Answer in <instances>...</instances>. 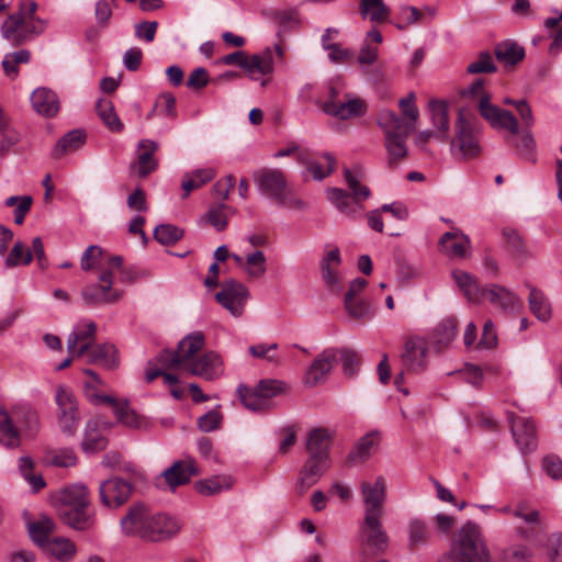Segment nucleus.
<instances>
[{"instance_id": "obj_1", "label": "nucleus", "mask_w": 562, "mask_h": 562, "mask_svg": "<svg viewBox=\"0 0 562 562\" xmlns=\"http://www.w3.org/2000/svg\"><path fill=\"white\" fill-rule=\"evenodd\" d=\"M122 256H104V250L97 246H89L82 254L80 267L83 271L100 268L99 282L85 286L81 290V297L87 305H105L117 302L122 292L113 288L115 271H121L123 280H131L123 269Z\"/></svg>"}, {"instance_id": "obj_2", "label": "nucleus", "mask_w": 562, "mask_h": 562, "mask_svg": "<svg viewBox=\"0 0 562 562\" xmlns=\"http://www.w3.org/2000/svg\"><path fill=\"white\" fill-rule=\"evenodd\" d=\"M120 525L124 535L149 542L169 540L181 528L176 518L167 514L154 513L143 503L131 506Z\"/></svg>"}, {"instance_id": "obj_3", "label": "nucleus", "mask_w": 562, "mask_h": 562, "mask_svg": "<svg viewBox=\"0 0 562 562\" xmlns=\"http://www.w3.org/2000/svg\"><path fill=\"white\" fill-rule=\"evenodd\" d=\"M439 562H491L481 527L469 520L453 536L450 550Z\"/></svg>"}, {"instance_id": "obj_4", "label": "nucleus", "mask_w": 562, "mask_h": 562, "mask_svg": "<svg viewBox=\"0 0 562 562\" xmlns=\"http://www.w3.org/2000/svg\"><path fill=\"white\" fill-rule=\"evenodd\" d=\"M40 430L37 412L29 404H15L11 412L0 409V443L9 449L21 443V432L34 438Z\"/></svg>"}, {"instance_id": "obj_5", "label": "nucleus", "mask_w": 562, "mask_h": 562, "mask_svg": "<svg viewBox=\"0 0 562 562\" xmlns=\"http://www.w3.org/2000/svg\"><path fill=\"white\" fill-rule=\"evenodd\" d=\"M58 515L68 526L77 530H87L93 525V516L87 513L90 496L87 486L74 484L64 488L58 497Z\"/></svg>"}, {"instance_id": "obj_6", "label": "nucleus", "mask_w": 562, "mask_h": 562, "mask_svg": "<svg viewBox=\"0 0 562 562\" xmlns=\"http://www.w3.org/2000/svg\"><path fill=\"white\" fill-rule=\"evenodd\" d=\"M254 180L259 191L271 199L276 205L300 211L307 207V204L292 192L282 170L260 169L254 175Z\"/></svg>"}, {"instance_id": "obj_7", "label": "nucleus", "mask_w": 562, "mask_h": 562, "mask_svg": "<svg viewBox=\"0 0 562 562\" xmlns=\"http://www.w3.org/2000/svg\"><path fill=\"white\" fill-rule=\"evenodd\" d=\"M378 124L384 132L387 164L393 168L407 156L406 140L415 131V126L412 123L406 124L392 111H382L378 116Z\"/></svg>"}, {"instance_id": "obj_8", "label": "nucleus", "mask_w": 562, "mask_h": 562, "mask_svg": "<svg viewBox=\"0 0 562 562\" xmlns=\"http://www.w3.org/2000/svg\"><path fill=\"white\" fill-rule=\"evenodd\" d=\"M475 116L467 109L458 111L456 134L450 139L451 154L458 159H473L480 156V131L474 126Z\"/></svg>"}, {"instance_id": "obj_9", "label": "nucleus", "mask_w": 562, "mask_h": 562, "mask_svg": "<svg viewBox=\"0 0 562 562\" xmlns=\"http://www.w3.org/2000/svg\"><path fill=\"white\" fill-rule=\"evenodd\" d=\"M37 3L25 1L20 10L3 22L1 33L4 38L20 44L30 35H40L45 30V22L35 16Z\"/></svg>"}, {"instance_id": "obj_10", "label": "nucleus", "mask_w": 562, "mask_h": 562, "mask_svg": "<svg viewBox=\"0 0 562 562\" xmlns=\"http://www.w3.org/2000/svg\"><path fill=\"white\" fill-rule=\"evenodd\" d=\"M344 178L352 195L339 188H330L326 191V194L327 199L341 213L351 214L356 212L355 203L367 200L370 196V190L367 186L360 183L358 171L355 173L352 170L345 168Z\"/></svg>"}, {"instance_id": "obj_11", "label": "nucleus", "mask_w": 562, "mask_h": 562, "mask_svg": "<svg viewBox=\"0 0 562 562\" xmlns=\"http://www.w3.org/2000/svg\"><path fill=\"white\" fill-rule=\"evenodd\" d=\"M55 402L60 431L68 437L75 436L80 415L78 401L74 392L68 386L59 385L56 390Z\"/></svg>"}, {"instance_id": "obj_12", "label": "nucleus", "mask_w": 562, "mask_h": 562, "mask_svg": "<svg viewBox=\"0 0 562 562\" xmlns=\"http://www.w3.org/2000/svg\"><path fill=\"white\" fill-rule=\"evenodd\" d=\"M477 110L493 128L507 131L512 136L519 133V123L516 116L512 112L492 104L490 94L480 97Z\"/></svg>"}, {"instance_id": "obj_13", "label": "nucleus", "mask_w": 562, "mask_h": 562, "mask_svg": "<svg viewBox=\"0 0 562 562\" xmlns=\"http://www.w3.org/2000/svg\"><path fill=\"white\" fill-rule=\"evenodd\" d=\"M249 296L248 289L236 280H226L215 295L216 301L234 316H240Z\"/></svg>"}, {"instance_id": "obj_14", "label": "nucleus", "mask_w": 562, "mask_h": 562, "mask_svg": "<svg viewBox=\"0 0 562 562\" xmlns=\"http://www.w3.org/2000/svg\"><path fill=\"white\" fill-rule=\"evenodd\" d=\"M510 429L514 440L522 453H529L536 450L537 432L536 426L530 418L516 416L515 414L508 415Z\"/></svg>"}, {"instance_id": "obj_15", "label": "nucleus", "mask_w": 562, "mask_h": 562, "mask_svg": "<svg viewBox=\"0 0 562 562\" xmlns=\"http://www.w3.org/2000/svg\"><path fill=\"white\" fill-rule=\"evenodd\" d=\"M97 325L92 321H81L67 338V350L72 356L81 358L92 347L95 339Z\"/></svg>"}, {"instance_id": "obj_16", "label": "nucleus", "mask_w": 562, "mask_h": 562, "mask_svg": "<svg viewBox=\"0 0 562 562\" xmlns=\"http://www.w3.org/2000/svg\"><path fill=\"white\" fill-rule=\"evenodd\" d=\"M132 492V484L120 477L105 480L99 486L101 503L109 508L122 506L127 502Z\"/></svg>"}, {"instance_id": "obj_17", "label": "nucleus", "mask_w": 562, "mask_h": 562, "mask_svg": "<svg viewBox=\"0 0 562 562\" xmlns=\"http://www.w3.org/2000/svg\"><path fill=\"white\" fill-rule=\"evenodd\" d=\"M386 484L383 476H378L373 483L361 484V495L364 504V516H382L385 502Z\"/></svg>"}, {"instance_id": "obj_18", "label": "nucleus", "mask_w": 562, "mask_h": 562, "mask_svg": "<svg viewBox=\"0 0 562 562\" xmlns=\"http://www.w3.org/2000/svg\"><path fill=\"white\" fill-rule=\"evenodd\" d=\"M184 371L206 381H214L224 373L223 360L217 352L207 351L189 363Z\"/></svg>"}, {"instance_id": "obj_19", "label": "nucleus", "mask_w": 562, "mask_h": 562, "mask_svg": "<svg viewBox=\"0 0 562 562\" xmlns=\"http://www.w3.org/2000/svg\"><path fill=\"white\" fill-rule=\"evenodd\" d=\"M329 467L330 460L308 456L297 476V493L303 495L308 488L315 485Z\"/></svg>"}, {"instance_id": "obj_20", "label": "nucleus", "mask_w": 562, "mask_h": 562, "mask_svg": "<svg viewBox=\"0 0 562 562\" xmlns=\"http://www.w3.org/2000/svg\"><path fill=\"white\" fill-rule=\"evenodd\" d=\"M274 55L282 60L284 56V49L281 45H274L273 48L266 47L258 54H254L248 56V68L247 76L256 80L257 78L254 76V72L257 71L263 76L270 75L274 70Z\"/></svg>"}, {"instance_id": "obj_21", "label": "nucleus", "mask_w": 562, "mask_h": 562, "mask_svg": "<svg viewBox=\"0 0 562 562\" xmlns=\"http://www.w3.org/2000/svg\"><path fill=\"white\" fill-rule=\"evenodd\" d=\"M427 342L422 338H409L401 355L402 364L407 372H419L425 369L427 360Z\"/></svg>"}, {"instance_id": "obj_22", "label": "nucleus", "mask_w": 562, "mask_h": 562, "mask_svg": "<svg viewBox=\"0 0 562 562\" xmlns=\"http://www.w3.org/2000/svg\"><path fill=\"white\" fill-rule=\"evenodd\" d=\"M338 362V352L336 348L325 349L308 367L305 373V383L315 386L326 380L333 366Z\"/></svg>"}, {"instance_id": "obj_23", "label": "nucleus", "mask_w": 562, "mask_h": 562, "mask_svg": "<svg viewBox=\"0 0 562 562\" xmlns=\"http://www.w3.org/2000/svg\"><path fill=\"white\" fill-rule=\"evenodd\" d=\"M382 516H364L361 526V535L364 542L376 552H383L389 542V537L381 524Z\"/></svg>"}, {"instance_id": "obj_24", "label": "nucleus", "mask_w": 562, "mask_h": 562, "mask_svg": "<svg viewBox=\"0 0 562 562\" xmlns=\"http://www.w3.org/2000/svg\"><path fill=\"white\" fill-rule=\"evenodd\" d=\"M485 297L507 314L518 313L522 305L520 299L514 292L497 284L486 286Z\"/></svg>"}, {"instance_id": "obj_25", "label": "nucleus", "mask_w": 562, "mask_h": 562, "mask_svg": "<svg viewBox=\"0 0 562 562\" xmlns=\"http://www.w3.org/2000/svg\"><path fill=\"white\" fill-rule=\"evenodd\" d=\"M323 110L339 120H348L364 114L366 103L358 98L344 101L330 99L324 103Z\"/></svg>"}, {"instance_id": "obj_26", "label": "nucleus", "mask_w": 562, "mask_h": 562, "mask_svg": "<svg viewBox=\"0 0 562 562\" xmlns=\"http://www.w3.org/2000/svg\"><path fill=\"white\" fill-rule=\"evenodd\" d=\"M198 474L192 459L178 460L162 472L166 483L171 490L190 482L191 477Z\"/></svg>"}, {"instance_id": "obj_27", "label": "nucleus", "mask_w": 562, "mask_h": 562, "mask_svg": "<svg viewBox=\"0 0 562 562\" xmlns=\"http://www.w3.org/2000/svg\"><path fill=\"white\" fill-rule=\"evenodd\" d=\"M87 356V362L98 364L106 370H115L120 366L117 349L111 344L92 346Z\"/></svg>"}, {"instance_id": "obj_28", "label": "nucleus", "mask_w": 562, "mask_h": 562, "mask_svg": "<svg viewBox=\"0 0 562 562\" xmlns=\"http://www.w3.org/2000/svg\"><path fill=\"white\" fill-rule=\"evenodd\" d=\"M204 346V335L201 331H194L179 341L176 351L181 369L184 370L189 363L194 361L196 352Z\"/></svg>"}, {"instance_id": "obj_29", "label": "nucleus", "mask_w": 562, "mask_h": 562, "mask_svg": "<svg viewBox=\"0 0 562 562\" xmlns=\"http://www.w3.org/2000/svg\"><path fill=\"white\" fill-rule=\"evenodd\" d=\"M452 278L468 301L480 303L485 297L486 286L480 285L472 274L462 270H454L452 271Z\"/></svg>"}, {"instance_id": "obj_30", "label": "nucleus", "mask_w": 562, "mask_h": 562, "mask_svg": "<svg viewBox=\"0 0 562 562\" xmlns=\"http://www.w3.org/2000/svg\"><path fill=\"white\" fill-rule=\"evenodd\" d=\"M340 251L339 248L336 246L327 250L321 260V270L323 279L326 285L333 292H338L340 290L339 279L335 270L340 265Z\"/></svg>"}, {"instance_id": "obj_31", "label": "nucleus", "mask_w": 562, "mask_h": 562, "mask_svg": "<svg viewBox=\"0 0 562 562\" xmlns=\"http://www.w3.org/2000/svg\"><path fill=\"white\" fill-rule=\"evenodd\" d=\"M443 251L452 258H465L471 246L470 238L461 231L447 232L440 240Z\"/></svg>"}, {"instance_id": "obj_32", "label": "nucleus", "mask_w": 562, "mask_h": 562, "mask_svg": "<svg viewBox=\"0 0 562 562\" xmlns=\"http://www.w3.org/2000/svg\"><path fill=\"white\" fill-rule=\"evenodd\" d=\"M323 158L325 159L326 165L321 164L319 161L311 157V155L307 153H300L297 156L299 162L306 167L307 171L316 181L325 179L335 170V157L329 153H325L323 155Z\"/></svg>"}, {"instance_id": "obj_33", "label": "nucleus", "mask_w": 562, "mask_h": 562, "mask_svg": "<svg viewBox=\"0 0 562 562\" xmlns=\"http://www.w3.org/2000/svg\"><path fill=\"white\" fill-rule=\"evenodd\" d=\"M330 442L331 435L326 428H314L307 437L306 450L308 456L330 460Z\"/></svg>"}, {"instance_id": "obj_34", "label": "nucleus", "mask_w": 562, "mask_h": 562, "mask_svg": "<svg viewBox=\"0 0 562 562\" xmlns=\"http://www.w3.org/2000/svg\"><path fill=\"white\" fill-rule=\"evenodd\" d=\"M31 102L34 110L45 116H53L59 110V102L54 91L38 88L33 91Z\"/></svg>"}, {"instance_id": "obj_35", "label": "nucleus", "mask_w": 562, "mask_h": 562, "mask_svg": "<svg viewBox=\"0 0 562 562\" xmlns=\"http://www.w3.org/2000/svg\"><path fill=\"white\" fill-rule=\"evenodd\" d=\"M379 438L376 432H369L361 437L356 443L355 448L347 457V463L356 465L366 462L376 449Z\"/></svg>"}, {"instance_id": "obj_36", "label": "nucleus", "mask_w": 562, "mask_h": 562, "mask_svg": "<svg viewBox=\"0 0 562 562\" xmlns=\"http://www.w3.org/2000/svg\"><path fill=\"white\" fill-rule=\"evenodd\" d=\"M494 54L499 63L514 66L524 59L525 49L517 42L505 40L495 45Z\"/></svg>"}, {"instance_id": "obj_37", "label": "nucleus", "mask_w": 562, "mask_h": 562, "mask_svg": "<svg viewBox=\"0 0 562 562\" xmlns=\"http://www.w3.org/2000/svg\"><path fill=\"white\" fill-rule=\"evenodd\" d=\"M234 485V479L227 474H218L195 482V490L204 496H213L228 491Z\"/></svg>"}, {"instance_id": "obj_38", "label": "nucleus", "mask_w": 562, "mask_h": 562, "mask_svg": "<svg viewBox=\"0 0 562 562\" xmlns=\"http://www.w3.org/2000/svg\"><path fill=\"white\" fill-rule=\"evenodd\" d=\"M429 111L431 122L440 133L438 137L442 142H447L449 139L448 132L450 128L448 103L442 100H431L429 102Z\"/></svg>"}, {"instance_id": "obj_39", "label": "nucleus", "mask_w": 562, "mask_h": 562, "mask_svg": "<svg viewBox=\"0 0 562 562\" xmlns=\"http://www.w3.org/2000/svg\"><path fill=\"white\" fill-rule=\"evenodd\" d=\"M528 288L530 290L528 296L530 312L540 322L546 323L550 321L552 316V308L549 299L541 290L530 285H528Z\"/></svg>"}, {"instance_id": "obj_40", "label": "nucleus", "mask_w": 562, "mask_h": 562, "mask_svg": "<svg viewBox=\"0 0 562 562\" xmlns=\"http://www.w3.org/2000/svg\"><path fill=\"white\" fill-rule=\"evenodd\" d=\"M98 420H89L86 425L81 448L87 453H94L106 448L108 440L99 430Z\"/></svg>"}, {"instance_id": "obj_41", "label": "nucleus", "mask_w": 562, "mask_h": 562, "mask_svg": "<svg viewBox=\"0 0 562 562\" xmlns=\"http://www.w3.org/2000/svg\"><path fill=\"white\" fill-rule=\"evenodd\" d=\"M158 146L150 139H142L138 144L140 150L137 159V172L140 177H146L157 168V161L154 158V153Z\"/></svg>"}, {"instance_id": "obj_42", "label": "nucleus", "mask_w": 562, "mask_h": 562, "mask_svg": "<svg viewBox=\"0 0 562 562\" xmlns=\"http://www.w3.org/2000/svg\"><path fill=\"white\" fill-rule=\"evenodd\" d=\"M27 530L33 542L44 549L46 543L52 540L49 536L55 530V524L49 517L43 516L36 521L29 522Z\"/></svg>"}, {"instance_id": "obj_43", "label": "nucleus", "mask_w": 562, "mask_h": 562, "mask_svg": "<svg viewBox=\"0 0 562 562\" xmlns=\"http://www.w3.org/2000/svg\"><path fill=\"white\" fill-rule=\"evenodd\" d=\"M86 140V134L80 130H74L64 135L55 145L52 156L55 159H59L66 153H72L77 150Z\"/></svg>"}, {"instance_id": "obj_44", "label": "nucleus", "mask_w": 562, "mask_h": 562, "mask_svg": "<svg viewBox=\"0 0 562 562\" xmlns=\"http://www.w3.org/2000/svg\"><path fill=\"white\" fill-rule=\"evenodd\" d=\"M43 550L59 562H68L76 553V546L69 539L53 538Z\"/></svg>"}, {"instance_id": "obj_45", "label": "nucleus", "mask_w": 562, "mask_h": 562, "mask_svg": "<svg viewBox=\"0 0 562 562\" xmlns=\"http://www.w3.org/2000/svg\"><path fill=\"white\" fill-rule=\"evenodd\" d=\"M359 10L362 18H369L374 23L387 21L390 14V8L383 0H360Z\"/></svg>"}, {"instance_id": "obj_46", "label": "nucleus", "mask_w": 562, "mask_h": 562, "mask_svg": "<svg viewBox=\"0 0 562 562\" xmlns=\"http://www.w3.org/2000/svg\"><path fill=\"white\" fill-rule=\"evenodd\" d=\"M97 113L111 132L120 133L123 131L124 125L116 114L112 101L100 99L97 103Z\"/></svg>"}, {"instance_id": "obj_47", "label": "nucleus", "mask_w": 562, "mask_h": 562, "mask_svg": "<svg viewBox=\"0 0 562 562\" xmlns=\"http://www.w3.org/2000/svg\"><path fill=\"white\" fill-rule=\"evenodd\" d=\"M215 172L211 168L196 169L191 173H186L181 183L184 191L183 199H186L191 191L201 188L205 183L213 180Z\"/></svg>"}, {"instance_id": "obj_48", "label": "nucleus", "mask_w": 562, "mask_h": 562, "mask_svg": "<svg viewBox=\"0 0 562 562\" xmlns=\"http://www.w3.org/2000/svg\"><path fill=\"white\" fill-rule=\"evenodd\" d=\"M456 336L457 319L453 317L445 318L441 323L438 324L434 331V340L439 348L449 346Z\"/></svg>"}, {"instance_id": "obj_49", "label": "nucleus", "mask_w": 562, "mask_h": 562, "mask_svg": "<svg viewBox=\"0 0 562 562\" xmlns=\"http://www.w3.org/2000/svg\"><path fill=\"white\" fill-rule=\"evenodd\" d=\"M237 395L243 405L250 411L259 412L267 407V402L259 395L256 389L252 390L244 384H239Z\"/></svg>"}, {"instance_id": "obj_50", "label": "nucleus", "mask_w": 562, "mask_h": 562, "mask_svg": "<svg viewBox=\"0 0 562 562\" xmlns=\"http://www.w3.org/2000/svg\"><path fill=\"white\" fill-rule=\"evenodd\" d=\"M117 422L126 427L134 429H143L148 427V422L145 417L137 415L130 408L128 402L124 401L122 407L116 408L115 414Z\"/></svg>"}, {"instance_id": "obj_51", "label": "nucleus", "mask_w": 562, "mask_h": 562, "mask_svg": "<svg viewBox=\"0 0 562 562\" xmlns=\"http://www.w3.org/2000/svg\"><path fill=\"white\" fill-rule=\"evenodd\" d=\"M46 460L49 464L60 468L74 467L78 458L71 448L52 449L46 452Z\"/></svg>"}, {"instance_id": "obj_52", "label": "nucleus", "mask_w": 562, "mask_h": 562, "mask_svg": "<svg viewBox=\"0 0 562 562\" xmlns=\"http://www.w3.org/2000/svg\"><path fill=\"white\" fill-rule=\"evenodd\" d=\"M19 470L22 476L30 483L34 492L42 490L46 483L41 474H35L34 462L30 457H21L19 459Z\"/></svg>"}, {"instance_id": "obj_53", "label": "nucleus", "mask_w": 562, "mask_h": 562, "mask_svg": "<svg viewBox=\"0 0 562 562\" xmlns=\"http://www.w3.org/2000/svg\"><path fill=\"white\" fill-rule=\"evenodd\" d=\"M513 515L525 521L529 526L530 531H535L537 528L542 527V519L540 512L535 508H529L524 502L517 504L513 512Z\"/></svg>"}, {"instance_id": "obj_54", "label": "nucleus", "mask_w": 562, "mask_h": 562, "mask_svg": "<svg viewBox=\"0 0 562 562\" xmlns=\"http://www.w3.org/2000/svg\"><path fill=\"white\" fill-rule=\"evenodd\" d=\"M31 54L26 49H21L19 52L10 53L4 56L2 60V67L8 77L14 78L19 71L20 64L29 63Z\"/></svg>"}, {"instance_id": "obj_55", "label": "nucleus", "mask_w": 562, "mask_h": 562, "mask_svg": "<svg viewBox=\"0 0 562 562\" xmlns=\"http://www.w3.org/2000/svg\"><path fill=\"white\" fill-rule=\"evenodd\" d=\"M428 537L429 530L424 520L414 518L408 522V544L411 548L425 543Z\"/></svg>"}, {"instance_id": "obj_56", "label": "nucleus", "mask_w": 562, "mask_h": 562, "mask_svg": "<svg viewBox=\"0 0 562 562\" xmlns=\"http://www.w3.org/2000/svg\"><path fill=\"white\" fill-rule=\"evenodd\" d=\"M274 20L283 32L292 31L301 24L299 10L295 8L277 11L274 13Z\"/></svg>"}, {"instance_id": "obj_57", "label": "nucleus", "mask_w": 562, "mask_h": 562, "mask_svg": "<svg viewBox=\"0 0 562 562\" xmlns=\"http://www.w3.org/2000/svg\"><path fill=\"white\" fill-rule=\"evenodd\" d=\"M183 231L170 224L158 225L154 231L155 239L161 245H172L180 240Z\"/></svg>"}, {"instance_id": "obj_58", "label": "nucleus", "mask_w": 562, "mask_h": 562, "mask_svg": "<svg viewBox=\"0 0 562 562\" xmlns=\"http://www.w3.org/2000/svg\"><path fill=\"white\" fill-rule=\"evenodd\" d=\"M338 352V361L342 364L345 375L353 376L360 364L358 352L350 348L336 349Z\"/></svg>"}, {"instance_id": "obj_59", "label": "nucleus", "mask_w": 562, "mask_h": 562, "mask_svg": "<svg viewBox=\"0 0 562 562\" xmlns=\"http://www.w3.org/2000/svg\"><path fill=\"white\" fill-rule=\"evenodd\" d=\"M344 306L348 315L355 319H366L371 317L370 304L362 299H344Z\"/></svg>"}, {"instance_id": "obj_60", "label": "nucleus", "mask_w": 562, "mask_h": 562, "mask_svg": "<svg viewBox=\"0 0 562 562\" xmlns=\"http://www.w3.org/2000/svg\"><path fill=\"white\" fill-rule=\"evenodd\" d=\"M32 261V251L22 241H16L5 259L8 268L19 265H29Z\"/></svg>"}, {"instance_id": "obj_61", "label": "nucleus", "mask_w": 562, "mask_h": 562, "mask_svg": "<svg viewBox=\"0 0 562 562\" xmlns=\"http://www.w3.org/2000/svg\"><path fill=\"white\" fill-rule=\"evenodd\" d=\"M503 235L506 239L509 251L520 260L528 257L526 245L520 235L514 229H504Z\"/></svg>"}, {"instance_id": "obj_62", "label": "nucleus", "mask_w": 562, "mask_h": 562, "mask_svg": "<svg viewBox=\"0 0 562 562\" xmlns=\"http://www.w3.org/2000/svg\"><path fill=\"white\" fill-rule=\"evenodd\" d=\"M249 277L258 279L266 273V257L261 250H256L246 256L245 260Z\"/></svg>"}, {"instance_id": "obj_63", "label": "nucleus", "mask_w": 562, "mask_h": 562, "mask_svg": "<svg viewBox=\"0 0 562 562\" xmlns=\"http://www.w3.org/2000/svg\"><path fill=\"white\" fill-rule=\"evenodd\" d=\"M497 70L493 57L488 52H481L477 59L470 63L467 71L472 75L476 74H493Z\"/></svg>"}, {"instance_id": "obj_64", "label": "nucleus", "mask_w": 562, "mask_h": 562, "mask_svg": "<svg viewBox=\"0 0 562 562\" xmlns=\"http://www.w3.org/2000/svg\"><path fill=\"white\" fill-rule=\"evenodd\" d=\"M259 395L267 402L268 398L274 397L286 391L288 386L284 382L273 379L261 380L255 387Z\"/></svg>"}]
</instances>
